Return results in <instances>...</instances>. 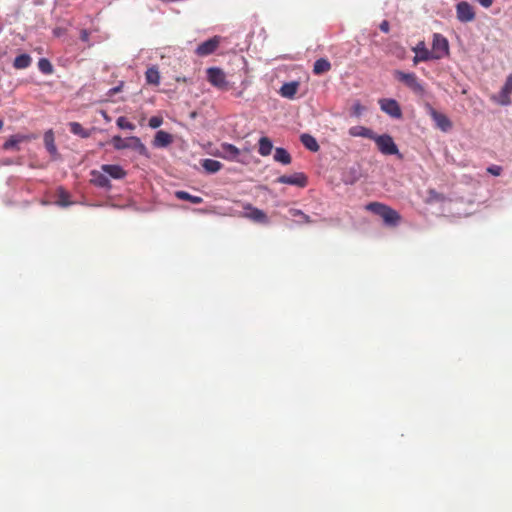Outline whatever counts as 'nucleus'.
I'll return each mask as SVG.
<instances>
[{
  "label": "nucleus",
  "mask_w": 512,
  "mask_h": 512,
  "mask_svg": "<svg viewBox=\"0 0 512 512\" xmlns=\"http://www.w3.org/2000/svg\"><path fill=\"white\" fill-rule=\"evenodd\" d=\"M111 142L116 150L129 148L137 151L140 155H147L146 146L141 142L140 138L136 136H130L126 139H123L121 136L116 135L113 136Z\"/></svg>",
  "instance_id": "f257e3e1"
},
{
  "label": "nucleus",
  "mask_w": 512,
  "mask_h": 512,
  "mask_svg": "<svg viewBox=\"0 0 512 512\" xmlns=\"http://www.w3.org/2000/svg\"><path fill=\"white\" fill-rule=\"evenodd\" d=\"M373 140L375 141L378 150L384 155H397L399 159L403 156L399 152L397 145L393 138L388 134L374 135Z\"/></svg>",
  "instance_id": "f03ea898"
},
{
  "label": "nucleus",
  "mask_w": 512,
  "mask_h": 512,
  "mask_svg": "<svg viewBox=\"0 0 512 512\" xmlns=\"http://www.w3.org/2000/svg\"><path fill=\"white\" fill-rule=\"evenodd\" d=\"M395 78L405 84L409 89L418 95H423L425 89L415 73H406L400 70L394 71Z\"/></svg>",
  "instance_id": "7ed1b4c3"
},
{
  "label": "nucleus",
  "mask_w": 512,
  "mask_h": 512,
  "mask_svg": "<svg viewBox=\"0 0 512 512\" xmlns=\"http://www.w3.org/2000/svg\"><path fill=\"white\" fill-rule=\"evenodd\" d=\"M431 52L434 56V60H439L447 56L449 54L448 40L443 35L435 33L433 35Z\"/></svg>",
  "instance_id": "20e7f679"
},
{
  "label": "nucleus",
  "mask_w": 512,
  "mask_h": 512,
  "mask_svg": "<svg viewBox=\"0 0 512 512\" xmlns=\"http://www.w3.org/2000/svg\"><path fill=\"white\" fill-rule=\"evenodd\" d=\"M207 79L214 87L220 90L227 91L230 89L226 75L220 68H209L207 70Z\"/></svg>",
  "instance_id": "39448f33"
},
{
  "label": "nucleus",
  "mask_w": 512,
  "mask_h": 512,
  "mask_svg": "<svg viewBox=\"0 0 512 512\" xmlns=\"http://www.w3.org/2000/svg\"><path fill=\"white\" fill-rule=\"evenodd\" d=\"M426 110L438 129L443 132H448L452 129V122L445 114L438 112L430 104L426 105Z\"/></svg>",
  "instance_id": "423d86ee"
},
{
  "label": "nucleus",
  "mask_w": 512,
  "mask_h": 512,
  "mask_svg": "<svg viewBox=\"0 0 512 512\" xmlns=\"http://www.w3.org/2000/svg\"><path fill=\"white\" fill-rule=\"evenodd\" d=\"M476 13L474 7L466 2L461 1L456 5V17L462 23L472 22L475 19Z\"/></svg>",
  "instance_id": "0eeeda50"
},
{
  "label": "nucleus",
  "mask_w": 512,
  "mask_h": 512,
  "mask_svg": "<svg viewBox=\"0 0 512 512\" xmlns=\"http://www.w3.org/2000/svg\"><path fill=\"white\" fill-rule=\"evenodd\" d=\"M243 209L245 210V213L243 214V217L250 219L251 221L255 223L260 224H267L269 222V219L266 215V213L254 206H252L249 203H246L243 205Z\"/></svg>",
  "instance_id": "6e6552de"
},
{
  "label": "nucleus",
  "mask_w": 512,
  "mask_h": 512,
  "mask_svg": "<svg viewBox=\"0 0 512 512\" xmlns=\"http://www.w3.org/2000/svg\"><path fill=\"white\" fill-rule=\"evenodd\" d=\"M380 108L389 116L399 119L402 117V110L398 102L394 99L383 98L379 100Z\"/></svg>",
  "instance_id": "1a4fd4ad"
},
{
  "label": "nucleus",
  "mask_w": 512,
  "mask_h": 512,
  "mask_svg": "<svg viewBox=\"0 0 512 512\" xmlns=\"http://www.w3.org/2000/svg\"><path fill=\"white\" fill-rule=\"evenodd\" d=\"M277 182L303 188L307 185V177L304 173L297 172L292 175H282L277 178Z\"/></svg>",
  "instance_id": "9d476101"
},
{
  "label": "nucleus",
  "mask_w": 512,
  "mask_h": 512,
  "mask_svg": "<svg viewBox=\"0 0 512 512\" xmlns=\"http://www.w3.org/2000/svg\"><path fill=\"white\" fill-rule=\"evenodd\" d=\"M219 44L220 37L214 36L201 43L196 49V54L198 56H208L218 48Z\"/></svg>",
  "instance_id": "9b49d317"
},
{
  "label": "nucleus",
  "mask_w": 512,
  "mask_h": 512,
  "mask_svg": "<svg viewBox=\"0 0 512 512\" xmlns=\"http://www.w3.org/2000/svg\"><path fill=\"white\" fill-rule=\"evenodd\" d=\"M512 94V74L508 75L506 81L498 95L497 102L503 106L511 104L510 95Z\"/></svg>",
  "instance_id": "f8f14e48"
},
{
  "label": "nucleus",
  "mask_w": 512,
  "mask_h": 512,
  "mask_svg": "<svg viewBox=\"0 0 512 512\" xmlns=\"http://www.w3.org/2000/svg\"><path fill=\"white\" fill-rule=\"evenodd\" d=\"M413 51L416 53L415 57L413 58L414 64L434 60L432 52L426 48L425 43L423 41L419 42L416 45V47L413 48Z\"/></svg>",
  "instance_id": "ddd939ff"
},
{
  "label": "nucleus",
  "mask_w": 512,
  "mask_h": 512,
  "mask_svg": "<svg viewBox=\"0 0 512 512\" xmlns=\"http://www.w3.org/2000/svg\"><path fill=\"white\" fill-rule=\"evenodd\" d=\"M28 140H29V137L26 135L15 134V135L10 136L5 141L2 148L6 151H19L20 144L23 142H27Z\"/></svg>",
  "instance_id": "4468645a"
},
{
  "label": "nucleus",
  "mask_w": 512,
  "mask_h": 512,
  "mask_svg": "<svg viewBox=\"0 0 512 512\" xmlns=\"http://www.w3.org/2000/svg\"><path fill=\"white\" fill-rule=\"evenodd\" d=\"M90 175H91L90 182L94 186L100 187V188H105V189H110L111 188L110 180L108 179L106 174L104 172H102V170L101 171L92 170L90 172Z\"/></svg>",
  "instance_id": "2eb2a0df"
},
{
  "label": "nucleus",
  "mask_w": 512,
  "mask_h": 512,
  "mask_svg": "<svg viewBox=\"0 0 512 512\" xmlns=\"http://www.w3.org/2000/svg\"><path fill=\"white\" fill-rule=\"evenodd\" d=\"M240 154V150L230 143H222L220 145V152L218 156L227 159V160H236Z\"/></svg>",
  "instance_id": "dca6fc26"
},
{
  "label": "nucleus",
  "mask_w": 512,
  "mask_h": 512,
  "mask_svg": "<svg viewBox=\"0 0 512 512\" xmlns=\"http://www.w3.org/2000/svg\"><path fill=\"white\" fill-rule=\"evenodd\" d=\"M101 170L106 175L116 180L123 179L126 176V171L120 165L116 164H103Z\"/></svg>",
  "instance_id": "f3484780"
},
{
  "label": "nucleus",
  "mask_w": 512,
  "mask_h": 512,
  "mask_svg": "<svg viewBox=\"0 0 512 512\" xmlns=\"http://www.w3.org/2000/svg\"><path fill=\"white\" fill-rule=\"evenodd\" d=\"M173 142V136L163 130H159L156 132L154 140H153V146L157 148H165L169 146Z\"/></svg>",
  "instance_id": "a211bd4d"
},
{
  "label": "nucleus",
  "mask_w": 512,
  "mask_h": 512,
  "mask_svg": "<svg viewBox=\"0 0 512 512\" xmlns=\"http://www.w3.org/2000/svg\"><path fill=\"white\" fill-rule=\"evenodd\" d=\"M380 217L387 225L391 226L397 225L401 220L400 214L389 206L385 207Z\"/></svg>",
  "instance_id": "6ab92c4d"
},
{
  "label": "nucleus",
  "mask_w": 512,
  "mask_h": 512,
  "mask_svg": "<svg viewBox=\"0 0 512 512\" xmlns=\"http://www.w3.org/2000/svg\"><path fill=\"white\" fill-rule=\"evenodd\" d=\"M349 135L352 137H364L373 140L375 134L371 129L364 126H353L349 129Z\"/></svg>",
  "instance_id": "aec40b11"
},
{
  "label": "nucleus",
  "mask_w": 512,
  "mask_h": 512,
  "mask_svg": "<svg viewBox=\"0 0 512 512\" xmlns=\"http://www.w3.org/2000/svg\"><path fill=\"white\" fill-rule=\"evenodd\" d=\"M145 79L148 84L158 86L160 84V73L157 66L149 67L145 72Z\"/></svg>",
  "instance_id": "412c9836"
},
{
  "label": "nucleus",
  "mask_w": 512,
  "mask_h": 512,
  "mask_svg": "<svg viewBox=\"0 0 512 512\" xmlns=\"http://www.w3.org/2000/svg\"><path fill=\"white\" fill-rule=\"evenodd\" d=\"M299 84L297 82H289L282 85L280 94L285 97L292 99L297 93Z\"/></svg>",
  "instance_id": "4be33fe9"
},
{
  "label": "nucleus",
  "mask_w": 512,
  "mask_h": 512,
  "mask_svg": "<svg viewBox=\"0 0 512 512\" xmlns=\"http://www.w3.org/2000/svg\"><path fill=\"white\" fill-rule=\"evenodd\" d=\"M32 63V58L30 55L23 53L18 55L14 61H13V67L15 69H26L28 68Z\"/></svg>",
  "instance_id": "5701e85b"
},
{
  "label": "nucleus",
  "mask_w": 512,
  "mask_h": 512,
  "mask_svg": "<svg viewBox=\"0 0 512 512\" xmlns=\"http://www.w3.org/2000/svg\"><path fill=\"white\" fill-rule=\"evenodd\" d=\"M330 69L331 63L325 58H320L314 63L313 73L316 75H321L328 72Z\"/></svg>",
  "instance_id": "b1692460"
},
{
  "label": "nucleus",
  "mask_w": 512,
  "mask_h": 512,
  "mask_svg": "<svg viewBox=\"0 0 512 512\" xmlns=\"http://www.w3.org/2000/svg\"><path fill=\"white\" fill-rule=\"evenodd\" d=\"M69 128L71 133L80 136L81 138H89L91 136V132L83 128V126L78 122H70Z\"/></svg>",
  "instance_id": "393cba45"
},
{
  "label": "nucleus",
  "mask_w": 512,
  "mask_h": 512,
  "mask_svg": "<svg viewBox=\"0 0 512 512\" xmlns=\"http://www.w3.org/2000/svg\"><path fill=\"white\" fill-rule=\"evenodd\" d=\"M273 144L268 137H261L259 140L258 152L261 156H268L271 154Z\"/></svg>",
  "instance_id": "a878e982"
},
{
  "label": "nucleus",
  "mask_w": 512,
  "mask_h": 512,
  "mask_svg": "<svg viewBox=\"0 0 512 512\" xmlns=\"http://www.w3.org/2000/svg\"><path fill=\"white\" fill-rule=\"evenodd\" d=\"M301 142L308 150H310L312 152H317L320 148L316 139L309 134H302Z\"/></svg>",
  "instance_id": "bb28decb"
},
{
  "label": "nucleus",
  "mask_w": 512,
  "mask_h": 512,
  "mask_svg": "<svg viewBox=\"0 0 512 512\" xmlns=\"http://www.w3.org/2000/svg\"><path fill=\"white\" fill-rule=\"evenodd\" d=\"M202 167L208 173H216L222 168V164L214 159H204L202 161Z\"/></svg>",
  "instance_id": "cd10ccee"
},
{
  "label": "nucleus",
  "mask_w": 512,
  "mask_h": 512,
  "mask_svg": "<svg viewBox=\"0 0 512 512\" xmlns=\"http://www.w3.org/2000/svg\"><path fill=\"white\" fill-rule=\"evenodd\" d=\"M175 197L179 200L189 201L193 204H200L203 202L202 197L191 195L186 191H176Z\"/></svg>",
  "instance_id": "c85d7f7f"
},
{
  "label": "nucleus",
  "mask_w": 512,
  "mask_h": 512,
  "mask_svg": "<svg viewBox=\"0 0 512 512\" xmlns=\"http://www.w3.org/2000/svg\"><path fill=\"white\" fill-rule=\"evenodd\" d=\"M274 159L277 162H280L284 165H288L291 163V156L284 148H276Z\"/></svg>",
  "instance_id": "c756f323"
},
{
  "label": "nucleus",
  "mask_w": 512,
  "mask_h": 512,
  "mask_svg": "<svg viewBox=\"0 0 512 512\" xmlns=\"http://www.w3.org/2000/svg\"><path fill=\"white\" fill-rule=\"evenodd\" d=\"M44 143H45V146H46L47 150L51 154H55L57 152V148H56L55 143H54V135H53V132L51 130L47 131L44 134Z\"/></svg>",
  "instance_id": "7c9ffc66"
},
{
  "label": "nucleus",
  "mask_w": 512,
  "mask_h": 512,
  "mask_svg": "<svg viewBox=\"0 0 512 512\" xmlns=\"http://www.w3.org/2000/svg\"><path fill=\"white\" fill-rule=\"evenodd\" d=\"M289 213L292 217L299 218V220H297V223H299V224H303V223L309 224V223L313 222L309 215L305 214L304 212H302L299 209H290Z\"/></svg>",
  "instance_id": "2f4dec72"
},
{
  "label": "nucleus",
  "mask_w": 512,
  "mask_h": 512,
  "mask_svg": "<svg viewBox=\"0 0 512 512\" xmlns=\"http://www.w3.org/2000/svg\"><path fill=\"white\" fill-rule=\"evenodd\" d=\"M38 68L45 75H50L54 72L53 65L47 58L39 59Z\"/></svg>",
  "instance_id": "473e14b6"
},
{
  "label": "nucleus",
  "mask_w": 512,
  "mask_h": 512,
  "mask_svg": "<svg viewBox=\"0 0 512 512\" xmlns=\"http://www.w3.org/2000/svg\"><path fill=\"white\" fill-rule=\"evenodd\" d=\"M386 206L387 205L380 202H370L369 204L366 205V209L376 215L381 216Z\"/></svg>",
  "instance_id": "72a5a7b5"
},
{
  "label": "nucleus",
  "mask_w": 512,
  "mask_h": 512,
  "mask_svg": "<svg viewBox=\"0 0 512 512\" xmlns=\"http://www.w3.org/2000/svg\"><path fill=\"white\" fill-rule=\"evenodd\" d=\"M116 124L120 129H127V130L135 129V125L133 123H131L130 121H128V119L123 116H121L117 119Z\"/></svg>",
  "instance_id": "f704fd0d"
},
{
  "label": "nucleus",
  "mask_w": 512,
  "mask_h": 512,
  "mask_svg": "<svg viewBox=\"0 0 512 512\" xmlns=\"http://www.w3.org/2000/svg\"><path fill=\"white\" fill-rule=\"evenodd\" d=\"M163 123V118L160 116H153L149 119V126L153 129L160 127Z\"/></svg>",
  "instance_id": "c9c22d12"
},
{
  "label": "nucleus",
  "mask_w": 512,
  "mask_h": 512,
  "mask_svg": "<svg viewBox=\"0 0 512 512\" xmlns=\"http://www.w3.org/2000/svg\"><path fill=\"white\" fill-rule=\"evenodd\" d=\"M487 171L494 176H499L502 172V167L498 165H491L487 168Z\"/></svg>",
  "instance_id": "e433bc0d"
},
{
  "label": "nucleus",
  "mask_w": 512,
  "mask_h": 512,
  "mask_svg": "<svg viewBox=\"0 0 512 512\" xmlns=\"http://www.w3.org/2000/svg\"><path fill=\"white\" fill-rule=\"evenodd\" d=\"M363 106L359 103V102H356L353 107H352V110H353V114L355 116H360L362 111H363Z\"/></svg>",
  "instance_id": "4c0bfd02"
},
{
  "label": "nucleus",
  "mask_w": 512,
  "mask_h": 512,
  "mask_svg": "<svg viewBox=\"0 0 512 512\" xmlns=\"http://www.w3.org/2000/svg\"><path fill=\"white\" fill-rule=\"evenodd\" d=\"M123 85H124V83H123V82H121L118 86L111 88V89L108 91V96H113V95H115V94L119 93V92L122 90Z\"/></svg>",
  "instance_id": "58836bf2"
},
{
  "label": "nucleus",
  "mask_w": 512,
  "mask_h": 512,
  "mask_svg": "<svg viewBox=\"0 0 512 512\" xmlns=\"http://www.w3.org/2000/svg\"><path fill=\"white\" fill-rule=\"evenodd\" d=\"M380 30L384 33H388L389 30H390V25H389V22L387 20H383L381 23H380V26H379Z\"/></svg>",
  "instance_id": "ea45409f"
},
{
  "label": "nucleus",
  "mask_w": 512,
  "mask_h": 512,
  "mask_svg": "<svg viewBox=\"0 0 512 512\" xmlns=\"http://www.w3.org/2000/svg\"><path fill=\"white\" fill-rule=\"evenodd\" d=\"M483 7L485 8H489L492 3H493V0H477Z\"/></svg>",
  "instance_id": "a19ab883"
},
{
  "label": "nucleus",
  "mask_w": 512,
  "mask_h": 512,
  "mask_svg": "<svg viewBox=\"0 0 512 512\" xmlns=\"http://www.w3.org/2000/svg\"><path fill=\"white\" fill-rule=\"evenodd\" d=\"M88 36H89V34H88V32L86 30H83L81 32V39L82 40L86 41L88 39Z\"/></svg>",
  "instance_id": "79ce46f5"
},
{
  "label": "nucleus",
  "mask_w": 512,
  "mask_h": 512,
  "mask_svg": "<svg viewBox=\"0 0 512 512\" xmlns=\"http://www.w3.org/2000/svg\"><path fill=\"white\" fill-rule=\"evenodd\" d=\"M357 180V177H353L351 179H345V183L353 184Z\"/></svg>",
  "instance_id": "37998d69"
},
{
  "label": "nucleus",
  "mask_w": 512,
  "mask_h": 512,
  "mask_svg": "<svg viewBox=\"0 0 512 512\" xmlns=\"http://www.w3.org/2000/svg\"><path fill=\"white\" fill-rule=\"evenodd\" d=\"M3 127V121L0 119V130L2 129Z\"/></svg>",
  "instance_id": "c03bdc74"
}]
</instances>
